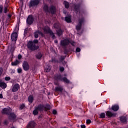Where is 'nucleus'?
<instances>
[{"label":"nucleus","instance_id":"obj_35","mask_svg":"<svg viewBox=\"0 0 128 128\" xmlns=\"http://www.w3.org/2000/svg\"><path fill=\"white\" fill-rule=\"evenodd\" d=\"M106 118V114L104 112H102L100 114V118Z\"/></svg>","mask_w":128,"mask_h":128},{"label":"nucleus","instance_id":"obj_7","mask_svg":"<svg viewBox=\"0 0 128 128\" xmlns=\"http://www.w3.org/2000/svg\"><path fill=\"white\" fill-rule=\"evenodd\" d=\"M49 14H56V6L54 5H52L49 7V11L48 12Z\"/></svg>","mask_w":128,"mask_h":128},{"label":"nucleus","instance_id":"obj_40","mask_svg":"<svg viewBox=\"0 0 128 128\" xmlns=\"http://www.w3.org/2000/svg\"><path fill=\"white\" fill-rule=\"evenodd\" d=\"M28 28H26L24 30V36H26L28 34Z\"/></svg>","mask_w":128,"mask_h":128},{"label":"nucleus","instance_id":"obj_37","mask_svg":"<svg viewBox=\"0 0 128 128\" xmlns=\"http://www.w3.org/2000/svg\"><path fill=\"white\" fill-rule=\"evenodd\" d=\"M52 62H58V61L56 59V58H52Z\"/></svg>","mask_w":128,"mask_h":128},{"label":"nucleus","instance_id":"obj_34","mask_svg":"<svg viewBox=\"0 0 128 128\" xmlns=\"http://www.w3.org/2000/svg\"><path fill=\"white\" fill-rule=\"evenodd\" d=\"M49 34L52 36V40H54V38H56V35H54V34L52 31Z\"/></svg>","mask_w":128,"mask_h":128},{"label":"nucleus","instance_id":"obj_31","mask_svg":"<svg viewBox=\"0 0 128 128\" xmlns=\"http://www.w3.org/2000/svg\"><path fill=\"white\" fill-rule=\"evenodd\" d=\"M52 68V66H50V65H48L46 68L44 67V70L46 72H48Z\"/></svg>","mask_w":128,"mask_h":128},{"label":"nucleus","instance_id":"obj_41","mask_svg":"<svg viewBox=\"0 0 128 128\" xmlns=\"http://www.w3.org/2000/svg\"><path fill=\"white\" fill-rule=\"evenodd\" d=\"M32 42H33V44H38V40L35 39L33 41H32Z\"/></svg>","mask_w":128,"mask_h":128},{"label":"nucleus","instance_id":"obj_21","mask_svg":"<svg viewBox=\"0 0 128 128\" xmlns=\"http://www.w3.org/2000/svg\"><path fill=\"white\" fill-rule=\"evenodd\" d=\"M43 10L45 12H48L50 10V8L48 4H44L43 6Z\"/></svg>","mask_w":128,"mask_h":128},{"label":"nucleus","instance_id":"obj_23","mask_svg":"<svg viewBox=\"0 0 128 128\" xmlns=\"http://www.w3.org/2000/svg\"><path fill=\"white\" fill-rule=\"evenodd\" d=\"M78 24H81V26H82V24H84V22H86V20H84V18L82 17V18H80V19H78Z\"/></svg>","mask_w":128,"mask_h":128},{"label":"nucleus","instance_id":"obj_47","mask_svg":"<svg viewBox=\"0 0 128 128\" xmlns=\"http://www.w3.org/2000/svg\"><path fill=\"white\" fill-rule=\"evenodd\" d=\"M18 60H22V54H19L18 56Z\"/></svg>","mask_w":128,"mask_h":128},{"label":"nucleus","instance_id":"obj_57","mask_svg":"<svg viewBox=\"0 0 128 128\" xmlns=\"http://www.w3.org/2000/svg\"><path fill=\"white\" fill-rule=\"evenodd\" d=\"M20 0L21 2H22V4L24 2V0Z\"/></svg>","mask_w":128,"mask_h":128},{"label":"nucleus","instance_id":"obj_32","mask_svg":"<svg viewBox=\"0 0 128 128\" xmlns=\"http://www.w3.org/2000/svg\"><path fill=\"white\" fill-rule=\"evenodd\" d=\"M26 108V105L24 104H22L20 105L19 110H24Z\"/></svg>","mask_w":128,"mask_h":128},{"label":"nucleus","instance_id":"obj_15","mask_svg":"<svg viewBox=\"0 0 128 128\" xmlns=\"http://www.w3.org/2000/svg\"><path fill=\"white\" fill-rule=\"evenodd\" d=\"M43 30L45 34H50L52 31L50 30V28L48 26H46L43 28Z\"/></svg>","mask_w":128,"mask_h":128},{"label":"nucleus","instance_id":"obj_2","mask_svg":"<svg viewBox=\"0 0 128 128\" xmlns=\"http://www.w3.org/2000/svg\"><path fill=\"white\" fill-rule=\"evenodd\" d=\"M27 48L30 50L34 52V50H36L38 48V46H36V44L32 42V41L30 40L27 44Z\"/></svg>","mask_w":128,"mask_h":128},{"label":"nucleus","instance_id":"obj_28","mask_svg":"<svg viewBox=\"0 0 128 128\" xmlns=\"http://www.w3.org/2000/svg\"><path fill=\"white\" fill-rule=\"evenodd\" d=\"M57 34L58 36H62V34H64V31L62 30V28H60L59 30H56Z\"/></svg>","mask_w":128,"mask_h":128},{"label":"nucleus","instance_id":"obj_54","mask_svg":"<svg viewBox=\"0 0 128 128\" xmlns=\"http://www.w3.org/2000/svg\"><path fill=\"white\" fill-rule=\"evenodd\" d=\"M2 94H0V98H2Z\"/></svg>","mask_w":128,"mask_h":128},{"label":"nucleus","instance_id":"obj_59","mask_svg":"<svg viewBox=\"0 0 128 128\" xmlns=\"http://www.w3.org/2000/svg\"><path fill=\"white\" fill-rule=\"evenodd\" d=\"M14 128V127L13 126L12 128Z\"/></svg>","mask_w":128,"mask_h":128},{"label":"nucleus","instance_id":"obj_3","mask_svg":"<svg viewBox=\"0 0 128 128\" xmlns=\"http://www.w3.org/2000/svg\"><path fill=\"white\" fill-rule=\"evenodd\" d=\"M70 44L72 46H74V42H70V40L68 39H64L63 40H62L60 41V44L61 46H68Z\"/></svg>","mask_w":128,"mask_h":128},{"label":"nucleus","instance_id":"obj_43","mask_svg":"<svg viewBox=\"0 0 128 128\" xmlns=\"http://www.w3.org/2000/svg\"><path fill=\"white\" fill-rule=\"evenodd\" d=\"M4 14H6V12H8V6L4 7Z\"/></svg>","mask_w":128,"mask_h":128},{"label":"nucleus","instance_id":"obj_19","mask_svg":"<svg viewBox=\"0 0 128 128\" xmlns=\"http://www.w3.org/2000/svg\"><path fill=\"white\" fill-rule=\"evenodd\" d=\"M120 122H121L122 124H126L128 122V119L126 118V117L124 116H120Z\"/></svg>","mask_w":128,"mask_h":128},{"label":"nucleus","instance_id":"obj_36","mask_svg":"<svg viewBox=\"0 0 128 128\" xmlns=\"http://www.w3.org/2000/svg\"><path fill=\"white\" fill-rule=\"evenodd\" d=\"M65 58L66 56H61V57L60 58V62H64Z\"/></svg>","mask_w":128,"mask_h":128},{"label":"nucleus","instance_id":"obj_12","mask_svg":"<svg viewBox=\"0 0 128 128\" xmlns=\"http://www.w3.org/2000/svg\"><path fill=\"white\" fill-rule=\"evenodd\" d=\"M36 126V122L34 121H30L28 123L26 128H34Z\"/></svg>","mask_w":128,"mask_h":128},{"label":"nucleus","instance_id":"obj_13","mask_svg":"<svg viewBox=\"0 0 128 128\" xmlns=\"http://www.w3.org/2000/svg\"><path fill=\"white\" fill-rule=\"evenodd\" d=\"M8 116H9L8 118L10 120H14L16 118V116L14 112H10Z\"/></svg>","mask_w":128,"mask_h":128},{"label":"nucleus","instance_id":"obj_14","mask_svg":"<svg viewBox=\"0 0 128 128\" xmlns=\"http://www.w3.org/2000/svg\"><path fill=\"white\" fill-rule=\"evenodd\" d=\"M11 40L12 42H16V40H18V33H16V32L12 34Z\"/></svg>","mask_w":128,"mask_h":128},{"label":"nucleus","instance_id":"obj_30","mask_svg":"<svg viewBox=\"0 0 128 128\" xmlns=\"http://www.w3.org/2000/svg\"><path fill=\"white\" fill-rule=\"evenodd\" d=\"M62 82L67 84H70V81L66 77H64L62 79Z\"/></svg>","mask_w":128,"mask_h":128},{"label":"nucleus","instance_id":"obj_51","mask_svg":"<svg viewBox=\"0 0 128 128\" xmlns=\"http://www.w3.org/2000/svg\"><path fill=\"white\" fill-rule=\"evenodd\" d=\"M80 126L82 128H86V125H84V124H82Z\"/></svg>","mask_w":128,"mask_h":128},{"label":"nucleus","instance_id":"obj_44","mask_svg":"<svg viewBox=\"0 0 128 128\" xmlns=\"http://www.w3.org/2000/svg\"><path fill=\"white\" fill-rule=\"evenodd\" d=\"M68 54V50L66 48L64 49V54Z\"/></svg>","mask_w":128,"mask_h":128},{"label":"nucleus","instance_id":"obj_22","mask_svg":"<svg viewBox=\"0 0 128 128\" xmlns=\"http://www.w3.org/2000/svg\"><path fill=\"white\" fill-rule=\"evenodd\" d=\"M112 110H114V112H118V110H120V106L118 104L114 105L112 107Z\"/></svg>","mask_w":128,"mask_h":128},{"label":"nucleus","instance_id":"obj_11","mask_svg":"<svg viewBox=\"0 0 128 128\" xmlns=\"http://www.w3.org/2000/svg\"><path fill=\"white\" fill-rule=\"evenodd\" d=\"M106 114L108 118H115V116H116V114L112 113L110 110L106 112Z\"/></svg>","mask_w":128,"mask_h":128},{"label":"nucleus","instance_id":"obj_26","mask_svg":"<svg viewBox=\"0 0 128 128\" xmlns=\"http://www.w3.org/2000/svg\"><path fill=\"white\" fill-rule=\"evenodd\" d=\"M20 60H16V61L12 62L11 64L12 66H18V64H20Z\"/></svg>","mask_w":128,"mask_h":128},{"label":"nucleus","instance_id":"obj_9","mask_svg":"<svg viewBox=\"0 0 128 128\" xmlns=\"http://www.w3.org/2000/svg\"><path fill=\"white\" fill-rule=\"evenodd\" d=\"M20 88V84L16 83L14 84L12 88V92H16Z\"/></svg>","mask_w":128,"mask_h":128},{"label":"nucleus","instance_id":"obj_38","mask_svg":"<svg viewBox=\"0 0 128 128\" xmlns=\"http://www.w3.org/2000/svg\"><path fill=\"white\" fill-rule=\"evenodd\" d=\"M2 10H4V6H2V5H0V14L2 13Z\"/></svg>","mask_w":128,"mask_h":128},{"label":"nucleus","instance_id":"obj_8","mask_svg":"<svg viewBox=\"0 0 128 128\" xmlns=\"http://www.w3.org/2000/svg\"><path fill=\"white\" fill-rule=\"evenodd\" d=\"M34 16L32 15H29L26 19V22L27 24L30 26V24H34Z\"/></svg>","mask_w":128,"mask_h":128},{"label":"nucleus","instance_id":"obj_58","mask_svg":"<svg viewBox=\"0 0 128 128\" xmlns=\"http://www.w3.org/2000/svg\"><path fill=\"white\" fill-rule=\"evenodd\" d=\"M1 124H2V122L0 120V126Z\"/></svg>","mask_w":128,"mask_h":128},{"label":"nucleus","instance_id":"obj_25","mask_svg":"<svg viewBox=\"0 0 128 128\" xmlns=\"http://www.w3.org/2000/svg\"><path fill=\"white\" fill-rule=\"evenodd\" d=\"M6 84L4 82H2L0 80V88H6Z\"/></svg>","mask_w":128,"mask_h":128},{"label":"nucleus","instance_id":"obj_16","mask_svg":"<svg viewBox=\"0 0 128 128\" xmlns=\"http://www.w3.org/2000/svg\"><path fill=\"white\" fill-rule=\"evenodd\" d=\"M38 34H40L42 36H44V33L40 30H38L34 32V38H38Z\"/></svg>","mask_w":128,"mask_h":128},{"label":"nucleus","instance_id":"obj_52","mask_svg":"<svg viewBox=\"0 0 128 128\" xmlns=\"http://www.w3.org/2000/svg\"><path fill=\"white\" fill-rule=\"evenodd\" d=\"M8 18H12V15L10 14H8Z\"/></svg>","mask_w":128,"mask_h":128},{"label":"nucleus","instance_id":"obj_29","mask_svg":"<svg viewBox=\"0 0 128 128\" xmlns=\"http://www.w3.org/2000/svg\"><path fill=\"white\" fill-rule=\"evenodd\" d=\"M36 58L37 60H42V54L40 52H38L36 55Z\"/></svg>","mask_w":128,"mask_h":128},{"label":"nucleus","instance_id":"obj_18","mask_svg":"<svg viewBox=\"0 0 128 128\" xmlns=\"http://www.w3.org/2000/svg\"><path fill=\"white\" fill-rule=\"evenodd\" d=\"M54 92H64V88L60 86H56L54 88Z\"/></svg>","mask_w":128,"mask_h":128},{"label":"nucleus","instance_id":"obj_1","mask_svg":"<svg viewBox=\"0 0 128 128\" xmlns=\"http://www.w3.org/2000/svg\"><path fill=\"white\" fill-rule=\"evenodd\" d=\"M50 110V104H40L36 107L35 109L33 110L32 114L34 116H38V112H48Z\"/></svg>","mask_w":128,"mask_h":128},{"label":"nucleus","instance_id":"obj_48","mask_svg":"<svg viewBox=\"0 0 128 128\" xmlns=\"http://www.w3.org/2000/svg\"><path fill=\"white\" fill-rule=\"evenodd\" d=\"M4 72V69H2V68L0 67V74H2V72Z\"/></svg>","mask_w":128,"mask_h":128},{"label":"nucleus","instance_id":"obj_6","mask_svg":"<svg viewBox=\"0 0 128 128\" xmlns=\"http://www.w3.org/2000/svg\"><path fill=\"white\" fill-rule=\"evenodd\" d=\"M80 6H82L81 3H78L76 4H74V12L78 14V12H80Z\"/></svg>","mask_w":128,"mask_h":128},{"label":"nucleus","instance_id":"obj_50","mask_svg":"<svg viewBox=\"0 0 128 128\" xmlns=\"http://www.w3.org/2000/svg\"><path fill=\"white\" fill-rule=\"evenodd\" d=\"M76 52H80V48H76Z\"/></svg>","mask_w":128,"mask_h":128},{"label":"nucleus","instance_id":"obj_17","mask_svg":"<svg viewBox=\"0 0 128 128\" xmlns=\"http://www.w3.org/2000/svg\"><path fill=\"white\" fill-rule=\"evenodd\" d=\"M62 78H63L60 74H57L54 76V80L56 82H58V80L60 82H62Z\"/></svg>","mask_w":128,"mask_h":128},{"label":"nucleus","instance_id":"obj_20","mask_svg":"<svg viewBox=\"0 0 128 128\" xmlns=\"http://www.w3.org/2000/svg\"><path fill=\"white\" fill-rule=\"evenodd\" d=\"M64 20L66 22H68V24H70L72 22V16L70 15H68L65 17Z\"/></svg>","mask_w":128,"mask_h":128},{"label":"nucleus","instance_id":"obj_33","mask_svg":"<svg viewBox=\"0 0 128 128\" xmlns=\"http://www.w3.org/2000/svg\"><path fill=\"white\" fill-rule=\"evenodd\" d=\"M82 24H78L76 26V30H82Z\"/></svg>","mask_w":128,"mask_h":128},{"label":"nucleus","instance_id":"obj_49","mask_svg":"<svg viewBox=\"0 0 128 128\" xmlns=\"http://www.w3.org/2000/svg\"><path fill=\"white\" fill-rule=\"evenodd\" d=\"M52 114H58V112H56V110H53Z\"/></svg>","mask_w":128,"mask_h":128},{"label":"nucleus","instance_id":"obj_4","mask_svg":"<svg viewBox=\"0 0 128 128\" xmlns=\"http://www.w3.org/2000/svg\"><path fill=\"white\" fill-rule=\"evenodd\" d=\"M40 0H31L29 4V6L30 8L36 6L40 4Z\"/></svg>","mask_w":128,"mask_h":128},{"label":"nucleus","instance_id":"obj_39","mask_svg":"<svg viewBox=\"0 0 128 128\" xmlns=\"http://www.w3.org/2000/svg\"><path fill=\"white\" fill-rule=\"evenodd\" d=\"M17 72L18 74H22V70L21 68H18L17 70Z\"/></svg>","mask_w":128,"mask_h":128},{"label":"nucleus","instance_id":"obj_27","mask_svg":"<svg viewBox=\"0 0 128 128\" xmlns=\"http://www.w3.org/2000/svg\"><path fill=\"white\" fill-rule=\"evenodd\" d=\"M63 4L65 8H70V3L68 1L64 0L63 2Z\"/></svg>","mask_w":128,"mask_h":128},{"label":"nucleus","instance_id":"obj_5","mask_svg":"<svg viewBox=\"0 0 128 128\" xmlns=\"http://www.w3.org/2000/svg\"><path fill=\"white\" fill-rule=\"evenodd\" d=\"M22 66L24 72H28V70H30V64H28V61L24 60L22 62Z\"/></svg>","mask_w":128,"mask_h":128},{"label":"nucleus","instance_id":"obj_56","mask_svg":"<svg viewBox=\"0 0 128 128\" xmlns=\"http://www.w3.org/2000/svg\"><path fill=\"white\" fill-rule=\"evenodd\" d=\"M54 42H55V44H58V40H56L54 41Z\"/></svg>","mask_w":128,"mask_h":128},{"label":"nucleus","instance_id":"obj_45","mask_svg":"<svg viewBox=\"0 0 128 128\" xmlns=\"http://www.w3.org/2000/svg\"><path fill=\"white\" fill-rule=\"evenodd\" d=\"M5 80L8 82V80H10V76H6L5 77Z\"/></svg>","mask_w":128,"mask_h":128},{"label":"nucleus","instance_id":"obj_55","mask_svg":"<svg viewBox=\"0 0 128 128\" xmlns=\"http://www.w3.org/2000/svg\"><path fill=\"white\" fill-rule=\"evenodd\" d=\"M4 124H8V121L6 120L4 121Z\"/></svg>","mask_w":128,"mask_h":128},{"label":"nucleus","instance_id":"obj_10","mask_svg":"<svg viewBox=\"0 0 128 128\" xmlns=\"http://www.w3.org/2000/svg\"><path fill=\"white\" fill-rule=\"evenodd\" d=\"M10 112H12V110H10L8 108H3L2 110V114H6V116H8Z\"/></svg>","mask_w":128,"mask_h":128},{"label":"nucleus","instance_id":"obj_53","mask_svg":"<svg viewBox=\"0 0 128 128\" xmlns=\"http://www.w3.org/2000/svg\"><path fill=\"white\" fill-rule=\"evenodd\" d=\"M54 84H55V86H58V82H54Z\"/></svg>","mask_w":128,"mask_h":128},{"label":"nucleus","instance_id":"obj_42","mask_svg":"<svg viewBox=\"0 0 128 128\" xmlns=\"http://www.w3.org/2000/svg\"><path fill=\"white\" fill-rule=\"evenodd\" d=\"M60 72H64V67H60Z\"/></svg>","mask_w":128,"mask_h":128},{"label":"nucleus","instance_id":"obj_24","mask_svg":"<svg viewBox=\"0 0 128 128\" xmlns=\"http://www.w3.org/2000/svg\"><path fill=\"white\" fill-rule=\"evenodd\" d=\"M34 96H32V95H30L28 97V102H30V104H32V102H34Z\"/></svg>","mask_w":128,"mask_h":128},{"label":"nucleus","instance_id":"obj_46","mask_svg":"<svg viewBox=\"0 0 128 128\" xmlns=\"http://www.w3.org/2000/svg\"><path fill=\"white\" fill-rule=\"evenodd\" d=\"M91 122H92V120H90V119L87 120L86 121V124H90Z\"/></svg>","mask_w":128,"mask_h":128}]
</instances>
